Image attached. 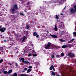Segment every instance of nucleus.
I'll list each match as a JSON object with an SVG mask.
<instances>
[{"mask_svg":"<svg viewBox=\"0 0 76 76\" xmlns=\"http://www.w3.org/2000/svg\"><path fill=\"white\" fill-rule=\"evenodd\" d=\"M19 8L18 6V4H15L13 5V7H12L10 9V12L11 13L13 14H15L16 13L15 12V10H18Z\"/></svg>","mask_w":76,"mask_h":76,"instance_id":"obj_1","label":"nucleus"},{"mask_svg":"<svg viewBox=\"0 0 76 76\" xmlns=\"http://www.w3.org/2000/svg\"><path fill=\"white\" fill-rule=\"evenodd\" d=\"M10 45L11 46H9V48H12L13 50H16L18 49V48L15 47L14 46L15 45V44L12 43L10 44Z\"/></svg>","mask_w":76,"mask_h":76,"instance_id":"obj_2","label":"nucleus"},{"mask_svg":"<svg viewBox=\"0 0 76 76\" xmlns=\"http://www.w3.org/2000/svg\"><path fill=\"white\" fill-rule=\"evenodd\" d=\"M32 3V2L31 1H28L27 3V5L28 6H27V8H31V4Z\"/></svg>","mask_w":76,"mask_h":76,"instance_id":"obj_3","label":"nucleus"},{"mask_svg":"<svg viewBox=\"0 0 76 76\" xmlns=\"http://www.w3.org/2000/svg\"><path fill=\"white\" fill-rule=\"evenodd\" d=\"M68 56L70 57H75V54L71 52H70L68 54Z\"/></svg>","mask_w":76,"mask_h":76,"instance_id":"obj_4","label":"nucleus"},{"mask_svg":"<svg viewBox=\"0 0 76 76\" xmlns=\"http://www.w3.org/2000/svg\"><path fill=\"white\" fill-rule=\"evenodd\" d=\"M51 46V43L48 42V43L47 44V45L45 47V49H48Z\"/></svg>","mask_w":76,"mask_h":76,"instance_id":"obj_5","label":"nucleus"},{"mask_svg":"<svg viewBox=\"0 0 76 76\" xmlns=\"http://www.w3.org/2000/svg\"><path fill=\"white\" fill-rule=\"evenodd\" d=\"M33 36H36V38H38L39 37V35L37 34V33L36 32H34L33 33Z\"/></svg>","mask_w":76,"mask_h":76,"instance_id":"obj_6","label":"nucleus"},{"mask_svg":"<svg viewBox=\"0 0 76 76\" xmlns=\"http://www.w3.org/2000/svg\"><path fill=\"white\" fill-rule=\"evenodd\" d=\"M6 29V28L4 27L0 28V31L1 32H4Z\"/></svg>","mask_w":76,"mask_h":76,"instance_id":"obj_7","label":"nucleus"},{"mask_svg":"<svg viewBox=\"0 0 76 76\" xmlns=\"http://www.w3.org/2000/svg\"><path fill=\"white\" fill-rule=\"evenodd\" d=\"M70 12L71 13H72V14H73V13H75V12H76V11L74 10V9L73 8H71L70 9Z\"/></svg>","mask_w":76,"mask_h":76,"instance_id":"obj_8","label":"nucleus"},{"mask_svg":"<svg viewBox=\"0 0 76 76\" xmlns=\"http://www.w3.org/2000/svg\"><path fill=\"white\" fill-rule=\"evenodd\" d=\"M58 1L59 2V4H62L63 3V2H64V0H58Z\"/></svg>","mask_w":76,"mask_h":76,"instance_id":"obj_9","label":"nucleus"},{"mask_svg":"<svg viewBox=\"0 0 76 76\" xmlns=\"http://www.w3.org/2000/svg\"><path fill=\"white\" fill-rule=\"evenodd\" d=\"M50 35L51 37H52V38H58L57 36L56 35H52L51 34H50Z\"/></svg>","mask_w":76,"mask_h":76,"instance_id":"obj_10","label":"nucleus"},{"mask_svg":"<svg viewBox=\"0 0 76 76\" xmlns=\"http://www.w3.org/2000/svg\"><path fill=\"white\" fill-rule=\"evenodd\" d=\"M25 61V58H22L20 60V62L22 61V63H23Z\"/></svg>","mask_w":76,"mask_h":76,"instance_id":"obj_11","label":"nucleus"},{"mask_svg":"<svg viewBox=\"0 0 76 76\" xmlns=\"http://www.w3.org/2000/svg\"><path fill=\"white\" fill-rule=\"evenodd\" d=\"M23 52L22 55L23 56H25V54H26L27 53V51H26V50H24Z\"/></svg>","mask_w":76,"mask_h":76,"instance_id":"obj_12","label":"nucleus"},{"mask_svg":"<svg viewBox=\"0 0 76 76\" xmlns=\"http://www.w3.org/2000/svg\"><path fill=\"white\" fill-rule=\"evenodd\" d=\"M26 28L27 29L29 30V28H30V26H29V25H27Z\"/></svg>","mask_w":76,"mask_h":76,"instance_id":"obj_13","label":"nucleus"},{"mask_svg":"<svg viewBox=\"0 0 76 76\" xmlns=\"http://www.w3.org/2000/svg\"><path fill=\"white\" fill-rule=\"evenodd\" d=\"M67 47V45H63L62 46V48H65Z\"/></svg>","mask_w":76,"mask_h":76,"instance_id":"obj_14","label":"nucleus"},{"mask_svg":"<svg viewBox=\"0 0 76 76\" xmlns=\"http://www.w3.org/2000/svg\"><path fill=\"white\" fill-rule=\"evenodd\" d=\"M3 41L4 42H9V41L8 40V39H7L4 40Z\"/></svg>","mask_w":76,"mask_h":76,"instance_id":"obj_15","label":"nucleus"},{"mask_svg":"<svg viewBox=\"0 0 76 76\" xmlns=\"http://www.w3.org/2000/svg\"><path fill=\"white\" fill-rule=\"evenodd\" d=\"M32 71V69H28L27 71V73H29V72H31Z\"/></svg>","mask_w":76,"mask_h":76,"instance_id":"obj_16","label":"nucleus"},{"mask_svg":"<svg viewBox=\"0 0 76 76\" xmlns=\"http://www.w3.org/2000/svg\"><path fill=\"white\" fill-rule=\"evenodd\" d=\"M12 69L9 70L7 72V74H10V73L12 72Z\"/></svg>","mask_w":76,"mask_h":76,"instance_id":"obj_17","label":"nucleus"},{"mask_svg":"<svg viewBox=\"0 0 76 76\" xmlns=\"http://www.w3.org/2000/svg\"><path fill=\"white\" fill-rule=\"evenodd\" d=\"M25 38H26V37L25 36H24L23 40H22V42H24L25 41Z\"/></svg>","mask_w":76,"mask_h":76,"instance_id":"obj_18","label":"nucleus"},{"mask_svg":"<svg viewBox=\"0 0 76 76\" xmlns=\"http://www.w3.org/2000/svg\"><path fill=\"white\" fill-rule=\"evenodd\" d=\"M68 68L69 71H70V72H71L72 71V67H69Z\"/></svg>","mask_w":76,"mask_h":76,"instance_id":"obj_19","label":"nucleus"},{"mask_svg":"<svg viewBox=\"0 0 76 76\" xmlns=\"http://www.w3.org/2000/svg\"><path fill=\"white\" fill-rule=\"evenodd\" d=\"M29 63V61H24V62H23V63H25V64H28Z\"/></svg>","mask_w":76,"mask_h":76,"instance_id":"obj_20","label":"nucleus"},{"mask_svg":"<svg viewBox=\"0 0 76 76\" xmlns=\"http://www.w3.org/2000/svg\"><path fill=\"white\" fill-rule=\"evenodd\" d=\"M59 41H61V42H66V41H65V40H63L61 39H59Z\"/></svg>","mask_w":76,"mask_h":76,"instance_id":"obj_21","label":"nucleus"},{"mask_svg":"<svg viewBox=\"0 0 76 76\" xmlns=\"http://www.w3.org/2000/svg\"><path fill=\"white\" fill-rule=\"evenodd\" d=\"M53 67H54V66H53V65L51 66L49 68L50 70H52V69H53Z\"/></svg>","mask_w":76,"mask_h":76,"instance_id":"obj_22","label":"nucleus"},{"mask_svg":"<svg viewBox=\"0 0 76 76\" xmlns=\"http://www.w3.org/2000/svg\"><path fill=\"white\" fill-rule=\"evenodd\" d=\"M57 26L56 25H55V28L54 29H55V31H57Z\"/></svg>","mask_w":76,"mask_h":76,"instance_id":"obj_23","label":"nucleus"},{"mask_svg":"<svg viewBox=\"0 0 76 76\" xmlns=\"http://www.w3.org/2000/svg\"><path fill=\"white\" fill-rule=\"evenodd\" d=\"M52 75L53 76H56V73H55L54 72L52 71Z\"/></svg>","mask_w":76,"mask_h":76,"instance_id":"obj_24","label":"nucleus"},{"mask_svg":"<svg viewBox=\"0 0 76 76\" xmlns=\"http://www.w3.org/2000/svg\"><path fill=\"white\" fill-rule=\"evenodd\" d=\"M18 76V74L16 73H14L12 76Z\"/></svg>","mask_w":76,"mask_h":76,"instance_id":"obj_25","label":"nucleus"},{"mask_svg":"<svg viewBox=\"0 0 76 76\" xmlns=\"http://www.w3.org/2000/svg\"><path fill=\"white\" fill-rule=\"evenodd\" d=\"M61 57H63V56H64V53H61Z\"/></svg>","mask_w":76,"mask_h":76,"instance_id":"obj_26","label":"nucleus"},{"mask_svg":"<svg viewBox=\"0 0 76 76\" xmlns=\"http://www.w3.org/2000/svg\"><path fill=\"white\" fill-rule=\"evenodd\" d=\"M3 50V47H1L0 48V51H1Z\"/></svg>","mask_w":76,"mask_h":76,"instance_id":"obj_27","label":"nucleus"},{"mask_svg":"<svg viewBox=\"0 0 76 76\" xmlns=\"http://www.w3.org/2000/svg\"><path fill=\"white\" fill-rule=\"evenodd\" d=\"M56 57H58V58H60V57H61V55H57L56 56Z\"/></svg>","mask_w":76,"mask_h":76,"instance_id":"obj_28","label":"nucleus"},{"mask_svg":"<svg viewBox=\"0 0 76 76\" xmlns=\"http://www.w3.org/2000/svg\"><path fill=\"white\" fill-rule=\"evenodd\" d=\"M8 72L6 71H5L3 72V73H4V74H7Z\"/></svg>","mask_w":76,"mask_h":76,"instance_id":"obj_29","label":"nucleus"},{"mask_svg":"<svg viewBox=\"0 0 76 76\" xmlns=\"http://www.w3.org/2000/svg\"><path fill=\"white\" fill-rule=\"evenodd\" d=\"M56 19H59V17H58V16L57 15H56Z\"/></svg>","mask_w":76,"mask_h":76,"instance_id":"obj_30","label":"nucleus"},{"mask_svg":"<svg viewBox=\"0 0 76 76\" xmlns=\"http://www.w3.org/2000/svg\"><path fill=\"white\" fill-rule=\"evenodd\" d=\"M67 47H68L69 48H71L72 47V45H68Z\"/></svg>","mask_w":76,"mask_h":76,"instance_id":"obj_31","label":"nucleus"},{"mask_svg":"<svg viewBox=\"0 0 76 76\" xmlns=\"http://www.w3.org/2000/svg\"><path fill=\"white\" fill-rule=\"evenodd\" d=\"M28 31H25V32H26V35H28V34H29V33H28Z\"/></svg>","mask_w":76,"mask_h":76,"instance_id":"obj_32","label":"nucleus"},{"mask_svg":"<svg viewBox=\"0 0 76 76\" xmlns=\"http://www.w3.org/2000/svg\"><path fill=\"white\" fill-rule=\"evenodd\" d=\"M33 57H37V54H33Z\"/></svg>","mask_w":76,"mask_h":76,"instance_id":"obj_33","label":"nucleus"},{"mask_svg":"<svg viewBox=\"0 0 76 76\" xmlns=\"http://www.w3.org/2000/svg\"><path fill=\"white\" fill-rule=\"evenodd\" d=\"M74 10L76 12V5H75L74 6Z\"/></svg>","mask_w":76,"mask_h":76,"instance_id":"obj_34","label":"nucleus"},{"mask_svg":"<svg viewBox=\"0 0 76 76\" xmlns=\"http://www.w3.org/2000/svg\"><path fill=\"white\" fill-rule=\"evenodd\" d=\"M52 58H55V56H54V55H51Z\"/></svg>","mask_w":76,"mask_h":76,"instance_id":"obj_35","label":"nucleus"},{"mask_svg":"<svg viewBox=\"0 0 76 76\" xmlns=\"http://www.w3.org/2000/svg\"><path fill=\"white\" fill-rule=\"evenodd\" d=\"M73 34L74 36H76V32L75 31L73 32Z\"/></svg>","mask_w":76,"mask_h":76,"instance_id":"obj_36","label":"nucleus"},{"mask_svg":"<svg viewBox=\"0 0 76 76\" xmlns=\"http://www.w3.org/2000/svg\"><path fill=\"white\" fill-rule=\"evenodd\" d=\"M25 74H20L19 75V76H25Z\"/></svg>","mask_w":76,"mask_h":76,"instance_id":"obj_37","label":"nucleus"},{"mask_svg":"<svg viewBox=\"0 0 76 76\" xmlns=\"http://www.w3.org/2000/svg\"><path fill=\"white\" fill-rule=\"evenodd\" d=\"M3 59H1L0 60V64L3 62Z\"/></svg>","mask_w":76,"mask_h":76,"instance_id":"obj_38","label":"nucleus"},{"mask_svg":"<svg viewBox=\"0 0 76 76\" xmlns=\"http://www.w3.org/2000/svg\"><path fill=\"white\" fill-rule=\"evenodd\" d=\"M15 64L16 65L17 67H18V63H16Z\"/></svg>","mask_w":76,"mask_h":76,"instance_id":"obj_39","label":"nucleus"},{"mask_svg":"<svg viewBox=\"0 0 76 76\" xmlns=\"http://www.w3.org/2000/svg\"><path fill=\"white\" fill-rule=\"evenodd\" d=\"M0 36H1V38H4V36H3L1 35H0Z\"/></svg>","mask_w":76,"mask_h":76,"instance_id":"obj_40","label":"nucleus"},{"mask_svg":"<svg viewBox=\"0 0 76 76\" xmlns=\"http://www.w3.org/2000/svg\"><path fill=\"white\" fill-rule=\"evenodd\" d=\"M75 41V39H72L71 40V42H73Z\"/></svg>","mask_w":76,"mask_h":76,"instance_id":"obj_41","label":"nucleus"},{"mask_svg":"<svg viewBox=\"0 0 76 76\" xmlns=\"http://www.w3.org/2000/svg\"><path fill=\"white\" fill-rule=\"evenodd\" d=\"M32 66H30L28 67L29 69H32Z\"/></svg>","mask_w":76,"mask_h":76,"instance_id":"obj_42","label":"nucleus"},{"mask_svg":"<svg viewBox=\"0 0 76 76\" xmlns=\"http://www.w3.org/2000/svg\"><path fill=\"white\" fill-rule=\"evenodd\" d=\"M24 70L26 71V70H28V68H25L24 69Z\"/></svg>","mask_w":76,"mask_h":76,"instance_id":"obj_43","label":"nucleus"},{"mask_svg":"<svg viewBox=\"0 0 76 76\" xmlns=\"http://www.w3.org/2000/svg\"><path fill=\"white\" fill-rule=\"evenodd\" d=\"M45 37H48V35H47V34L46 33H45Z\"/></svg>","mask_w":76,"mask_h":76,"instance_id":"obj_44","label":"nucleus"},{"mask_svg":"<svg viewBox=\"0 0 76 76\" xmlns=\"http://www.w3.org/2000/svg\"><path fill=\"white\" fill-rule=\"evenodd\" d=\"M45 37H48V35H47V34L46 33H45Z\"/></svg>","mask_w":76,"mask_h":76,"instance_id":"obj_45","label":"nucleus"},{"mask_svg":"<svg viewBox=\"0 0 76 76\" xmlns=\"http://www.w3.org/2000/svg\"><path fill=\"white\" fill-rule=\"evenodd\" d=\"M8 64H9V65H10V66H11V65H12V64H11L10 63V62H9V63H8Z\"/></svg>","mask_w":76,"mask_h":76,"instance_id":"obj_46","label":"nucleus"},{"mask_svg":"<svg viewBox=\"0 0 76 76\" xmlns=\"http://www.w3.org/2000/svg\"><path fill=\"white\" fill-rule=\"evenodd\" d=\"M31 55H32V54L31 53H30V54H29L28 55V57H30V56H31Z\"/></svg>","mask_w":76,"mask_h":76,"instance_id":"obj_47","label":"nucleus"},{"mask_svg":"<svg viewBox=\"0 0 76 76\" xmlns=\"http://www.w3.org/2000/svg\"><path fill=\"white\" fill-rule=\"evenodd\" d=\"M20 15H22V16H23V15H24V14H23L22 13H20Z\"/></svg>","mask_w":76,"mask_h":76,"instance_id":"obj_48","label":"nucleus"},{"mask_svg":"<svg viewBox=\"0 0 76 76\" xmlns=\"http://www.w3.org/2000/svg\"><path fill=\"white\" fill-rule=\"evenodd\" d=\"M28 48L27 47H25V49H26V50H28Z\"/></svg>","mask_w":76,"mask_h":76,"instance_id":"obj_49","label":"nucleus"},{"mask_svg":"<svg viewBox=\"0 0 76 76\" xmlns=\"http://www.w3.org/2000/svg\"><path fill=\"white\" fill-rule=\"evenodd\" d=\"M52 69L53 70V71H55V69H54V67L53 66Z\"/></svg>","mask_w":76,"mask_h":76,"instance_id":"obj_50","label":"nucleus"},{"mask_svg":"<svg viewBox=\"0 0 76 76\" xmlns=\"http://www.w3.org/2000/svg\"><path fill=\"white\" fill-rule=\"evenodd\" d=\"M40 10V12H41V13H42V12H44V11H42L40 10Z\"/></svg>","mask_w":76,"mask_h":76,"instance_id":"obj_51","label":"nucleus"},{"mask_svg":"<svg viewBox=\"0 0 76 76\" xmlns=\"http://www.w3.org/2000/svg\"><path fill=\"white\" fill-rule=\"evenodd\" d=\"M12 34H15V31H13L12 32Z\"/></svg>","mask_w":76,"mask_h":76,"instance_id":"obj_52","label":"nucleus"},{"mask_svg":"<svg viewBox=\"0 0 76 76\" xmlns=\"http://www.w3.org/2000/svg\"><path fill=\"white\" fill-rule=\"evenodd\" d=\"M22 72L23 73L24 72H25V70H22Z\"/></svg>","mask_w":76,"mask_h":76,"instance_id":"obj_53","label":"nucleus"},{"mask_svg":"<svg viewBox=\"0 0 76 76\" xmlns=\"http://www.w3.org/2000/svg\"><path fill=\"white\" fill-rule=\"evenodd\" d=\"M31 46H32V47H33V46H34V44H32V43H31Z\"/></svg>","mask_w":76,"mask_h":76,"instance_id":"obj_54","label":"nucleus"},{"mask_svg":"<svg viewBox=\"0 0 76 76\" xmlns=\"http://www.w3.org/2000/svg\"><path fill=\"white\" fill-rule=\"evenodd\" d=\"M32 53H35V50H32Z\"/></svg>","mask_w":76,"mask_h":76,"instance_id":"obj_55","label":"nucleus"},{"mask_svg":"<svg viewBox=\"0 0 76 76\" xmlns=\"http://www.w3.org/2000/svg\"><path fill=\"white\" fill-rule=\"evenodd\" d=\"M66 6H65V7H64V9H63V10H64V9H66Z\"/></svg>","mask_w":76,"mask_h":76,"instance_id":"obj_56","label":"nucleus"},{"mask_svg":"<svg viewBox=\"0 0 76 76\" xmlns=\"http://www.w3.org/2000/svg\"><path fill=\"white\" fill-rule=\"evenodd\" d=\"M42 28H45V26H42Z\"/></svg>","mask_w":76,"mask_h":76,"instance_id":"obj_57","label":"nucleus"},{"mask_svg":"<svg viewBox=\"0 0 76 76\" xmlns=\"http://www.w3.org/2000/svg\"><path fill=\"white\" fill-rule=\"evenodd\" d=\"M68 42L69 43H71L72 42L71 41H69Z\"/></svg>","mask_w":76,"mask_h":76,"instance_id":"obj_58","label":"nucleus"},{"mask_svg":"<svg viewBox=\"0 0 76 76\" xmlns=\"http://www.w3.org/2000/svg\"><path fill=\"white\" fill-rule=\"evenodd\" d=\"M62 25L64 26V24H63Z\"/></svg>","mask_w":76,"mask_h":76,"instance_id":"obj_59","label":"nucleus"},{"mask_svg":"<svg viewBox=\"0 0 76 76\" xmlns=\"http://www.w3.org/2000/svg\"><path fill=\"white\" fill-rule=\"evenodd\" d=\"M16 53H18V50L17 51V52H16Z\"/></svg>","mask_w":76,"mask_h":76,"instance_id":"obj_60","label":"nucleus"},{"mask_svg":"<svg viewBox=\"0 0 76 76\" xmlns=\"http://www.w3.org/2000/svg\"><path fill=\"white\" fill-rule=\"evenodd\" d=\"M56 76H60V75H56Z\"/></svg>","mask_w":76,"mask_h":76,"instance_id":"obj_61","label":"nucleus"},{"mask_svg":"<svg viewBox=\"0 0 76 76\" xmlns=\"http://www.w3.org/2000/svg\"><path fill=\"white\" fill-rule=\"evenodd\" d=\"M63 15V14L62 13L61 14V15Z\"/></svg>","mask_w":76,"mask_h":76,"instance_id":"obj_62","label":"nucleus"},{"mask_svg":"<svg viewBox=\"0 0 76 76\" xmlns=\"http://www.w3.org/2000/svg\"><path fill=\"white\" fill-rule=\"evenodd\" d=\"M47 32H48V33H49V31H47Z\"/></svg>","mask_w":76,"mask_h":76,"instance_id":"obj_63","label":"nucleus"},{"mask_svg":"<svg viewBox=\"0 0 76 76\" xmlns=\"http://www.w3.org/2000/svg\"><path fill=\"white\" fill-rule=\"evenodd\" d=\"M57 20L58 22V20Z\"/></svg>","mask_w":76,"mask_h":76,"instance_id":"obj_64","label":"nucleus"}]
</instances>
